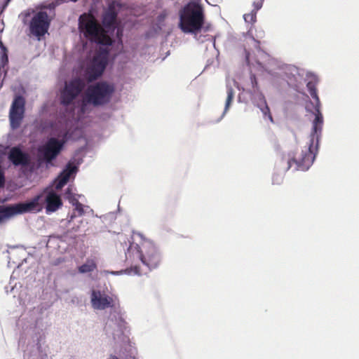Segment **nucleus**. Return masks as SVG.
I'll return each instance as SVG.
<instances>
[{"instance_id":"obj_1","label":"nucleus","mask_w":359,"mask_h":359,"mask_svg":"<svg viewBox=\"0 0 359 359\" xmlns=\"http://www.w3.org/2000/svg\"><path fill=\"white\" fill-rule=\"evenodd\" d=\"M311 96L315 100L314 112L315 118L312 122V130L309 142L300 150L291 152L285 156L287 161V170L294 165L295 170L306 171L312 165L318 149L319 140L320 138L323 126V116L320 111V102L317 93L316 83L309 81L306 84Z\"/></svg>"},{"instance_id":"obj_2","label":"nucleus","mask_w":359,"mask_h":359,"mask_svg":"<svg viewBox=\"0 0 359 359\" xmlns=\"http://www.w3.org/2000/svg\"><path fill=\"white\" fill-rule=\"evenodd\" d=\"M126 261L131 264L129 273L140 275L141 270L137 265L133 264L140 261L142 264L148 269H154L157 268L162 262L161 255L156 245L150 241H144L140 245L130 243L126 252Z\"/></svg>"},{"instance_id":"obj_3","label":"nucleus","mask_w":359,"mask_h":359,"mask_svg":"<svg viewBox=\"0 0 359 359\" xmlns=\"http://www.w3.org/2000/svg\"><path fill=\"white\" fill-rule=\"evenodd\" d=\"M205 22L202 6L190 1L180 11L179 27L184 33H196L202 29Z\"/></svg>"},{"instance_id":"obj_4","label":"nucleus","mask_w":359,"mask_h":359,"mask_svg":"<svg viewBox=\"0 0 359 359\" xmlns=\"http://www.w3.org/2000/svg\"><path fill=\"white\" fill-rule=\"evenodd\" d=\"M79 28L90 40L102 45H111V39L104 32L91 13H83L79 17Z\"/></svg>"},{"instance_id":"obj_5","label":"nucleus","mask_w":359,"mask_h":359,"mask_svg":"<svg viewBox=\"0 0 359 359\" xmlns=\"http://www.w3.org/2000/svg\"><path fill=\"white\" fill-rule=\"evenodd\" d=\"M113 84L107 81H100L90 86L86 91V100L94 106H101L108 103L114 93Z\"/></svg>"},{"instance_id":"obj_6","label":"nucleus","mask_w":359,"mask_h":359,"mask_svg":"<svg viewBox=\"0 0 359 359\" xmlns=\"http://www.w3.org/2000/svg\"><path fill=\"white\" fill-rule=\"evenodd\" d=\"M40 196L27 203H19L7 206L0 205V222L13 216L35 210L39 205Z\"/></svg>"},{"instance_id":"obj_7","label":"nucleus","mask_w":359,"mask_h":359,"mask_svg":"<svg viewBox=\"0 0 359 359\" xmlns=\"http://www.w3.org/2000/svg\"><path fill=\"white\" fill-rule=\"evenodd\" d=\"M51 20L52 18L46 11L34 13L29 24L30 34L40 40L48 33Z\"/></svg>"},{"instance_id":"obj_8","label":"nucleus","mask_w":359,"mask_h":359,"mask_svg":"<svg viewBox=\"0 0 359 359\" xmlns=\"http://www.w3.org/2000/svg\"><path fill=\"white\" fill-rule=\"evenodd\" d=\"M65 144V140L50 137L44 145L39 148V153L42 159L47 163H50L60 154Z\"/></svg>"},{"instance_id":"obj_9","label":"nucleus","mask_w":359,"mask_h":359,"mask_svg":"<svg viewBox=\"0 0 359 359\" xmlns=\"http://www.w3.org/2000/svg\"><path fill=\"white\" fill-rule=\"evenodd\" d=\"M85 86L84 82L79 78H76L65 84L60 94V103L69 106L81 93Z\"/></svg>"},{"instance_id":"obj_10","label":"nucleus","mask_w":359,"mask_h":359,"mask_svg":"<svg viewBox=\"0 0 359 359\" xmlns=\"http://www.w3.org/2000/svg\"><path fill=\"white\" fill-rule=\"evenodd\" d=\"M107 64V53H99L93 57L86 70V79L91 82L100 77Z\"/></svg>"},{"instance_id":"obj_11","label":"nucleus","mask_w":359,"mask_h":359,"mask_svg":"<svg viewBox=\"0 0 359 359\" xmlns=\"http://www.w3.org/2000/svg\"><path fill=\"white\" fill-rule=\"evenodd\" d=\"M25 111V100L21 95L15 96L9 111L11 126L13 129L20 127Z\"/></svg>"},{"instance_id":"obj_12","label":"nucleus","mask_w":359,"mask_h":359,"mask_svg":"<svg viewBox=\"0 0 359 359\" xmlns=\"http://www.w3.org/2000/svg\"><path fill=\"white\" fill-rule=\"evenodd\" d=\"M91 304L95 309L99 310L114 306L113 298L105 294H102L100 290L92 291Z\"/></svg>"},{"instance_id":"obj_13","label":"nucleus","mask_w":359,"mask_h":359,"mask_svg":"<svg viewBox=\"0 0 359 359\" xmlns=\"http://www.w3.org/2000/svg\"><path fill=\"white\" fill-rule=\"evenodd\" d=\"M45 202L46 211L47 213L55 212L62 205L60 196L53 190L47 192Z\"/></svg>"},{"instance_id":"obj_14","label":"nucleus","mask_w":359,"mask_h":359,"mask_svg":"<svg viewBox=\"0 0 359 359\" xmlns=\"http://www.w3.org/2000/svg\"><path fill=\"white\" fill-rule=\"evenodd\" d=\"M77 171L76 166L68 163L66 168L60 172L56 180L55 189H61L69 180L71 175Z\"/></svg>"},{"instance_id":"obj_15","label":"nucleus","mask_w":359,"mask_h":359,"mask_svg":"<svg viewBox=\"0 0 359 359\" xmlns=\"http://www.w3.org/2000/svg\"><path fill=\"white\" fill-rule=\"evenodd\" d=\"M8 158L15 165H27L29 163L28 154L22 152L18 147H13L11 149Z\"/></svg>"},{"instance_id":"obj_16","label":"nucleus","mask_w":359,"mask_h":359,"mask_svg":"<svg viewBox=\"0 0 359 359\" xmlns=\"http://www.w3.org/2000/svg\"><path fill=\"white\" fill-rule=\"evenodd\" d=\"M116 6H119V4H116L114 1L112 2L109 5L107 10L103 14L102 23L106 27L110 28L116 23L118 12L116 9Z\"/></svg>"},{"instance_id":"obj_17","label":"nucleus","mask_w":359,"mask_h":359,"mask_svg":"<svg viewBox=\"0 0 359 359\" xmlns=\"http://www.w3.org/2000/svg\"><path fill=\"white\" fill-rule=\"evenodd\" d=\"M114 324L117 327V333L114 332V335L119 336L123 334L125 331L127 330V323L124 320V318L121 316L120 313H117L116 316H114Z\"/></svg>"},{"instance_id":"obj_18","label":"nucleus","mask_w":359,"mask_h":359,"mask_svg":"<svg viewBox=\"0 0 359 359\" xmlns=\"http://www.w3.org/2000/svg\"><path fill=\"white\" fill-rule=\"evenodd\" d=\"M97 269V264L94 259H88L83 264L78 268V271L81 273H90Z\"/></svg>"},{"instance_id":"obj_19","label":"nucleus","mask_w":359,"mask_h":359,"mask_svg":"<svg viewBox=\"0 0 359 359\" xmlns=\"http://www.w3.org/2000/svg\"><path fill=\"white\" fill-rule=\"evenodd\" d=\"M258 107L263 114L264 118H268L270 122L273 123V118L271 115L270 109L266 103V101L264 96L262 97V103L258 104Z\"/></svg>"},{"instance_id":"obj_20","label":"nucleus","mask_w":359,"mask_h":359,"mask_svg":"<svg viewBox=\"0 0 359 359\" xmlns=\"http://www.w3.org/2000/svg\"><path fill=\"white\" fill-rule=\"evenodd\" d=\"M73 205L75 206L74 212L73 215L71 216L70 219L72 220L75 217H76L75 212H78V216H82L84 215V209L83 205L81 204L78 200L74 199L72 202Z\"/></svg>"},{"instance_id":"obj_21","label":"nucleus","mask_w":359,"mask_h":359,"mask_svg":"<svg viewBox=\"0 0 359 359\" xmlns=\"http://www.w3.org/2000/svg\"><path fill=\"white\" fill-rule=\"evenodd\" d=\"M226 93H227V97H226V100L224 113H226L228 111V109L233 100L234 91H233V89L232 88V87L227 86Z\"/></svg>"},{"instance_id":"obj_22","label":"nucleus","mask_w":359,"mask_h":359,"mask_svg":"<svg viewBox=\"0 0 359 359\" xmlns=\"http://www.w3.org/2000/svg\"><path fill=\"white\" fill-rule=\"evenodd\" d=\"M243 18L245 22L253 23L256 21V13L251 12L250 13L245 14Z\"/></svg>"},{"instance_id":"obj_23","label":"nucleus","mask_w":359,"mask_h":359,"mask_svg":"<svg viewBox=\"0 0 359 359\" xmlns=\"http://www.w3.org/2000/svg\"><path fill=\"white\" fill-rule=\"evenodd\" d=\"M264 1V0H258L257 1H254L253 6H254L255 13L262 7Z\"/></svg>"},{"instance_id":"obj_24","label":"nucleus","mask_w":359,"mask_h":359,"mask_svg":"<svg viewBox=\"0 0 359 359\" xmlns=\"http://www.w3.org/2000/svg\"><path fill=\"white\" fill-rule=\"evenodd\" d=\"M6 52V51H3V54L1 55V59H2L3 62H8V55Z\"/></svg>"},{"instance_id":"obj_25","label":"nucleus","mask_w":359,"mask_h":359,"mask_svg":"<svg viewBox=\"0 0 359 359\" xmlns=\"http://www.w3.org/2000/svg\"><path fill=\"white\" fill-rule=\"evenodd\" d=\"M11 1V0H5L4 1V3L3 6H2V9L3 10H4L8 6V5L9 4Z\"/></svg>"},{"instance_id":"obj_26","label":"nucleus","mask_w":359,"mask_h":359,"mask_svg":"<svg viewBox=\"0 0 359 359\" xmlns=\"http://www.w3.org/2000/svg\"><path fill=\"white\" fill-rule=\"evenodd\" d=\"M0 47L2 49V51H6V48L4 46L1 41H0Z\"/></svg>"},{"instance_id":"obj_27","label":"nucleus","mask_w":359,"mask_h":359,"mask_svg":"<svg viewBox=\"0 0 359 359\" xmlns=\"http://www.w3.org/2000/svg\"><path fill=\"white\" fill-rule=\"evenodd\" d=\"M108 359H118V358L115 355H110Z\"/></svg>"},{"instance_id":"obj_28","label":"nucleus","mask_w":359,"mask_h":359,"mask_svg":"<svg viewBox=\"0 0 359 359\" xmlns=\"http://www.w3.org/2000/svg\"><path fill=\"white\" fill-rule=\"evenodd\" d=\"M29 13H25V17H27V16H29Z\"/></svg>"},{"instance_id":"obj_29","label":"nucleus","mask_w":359,"mask_h":359,"mask_svg":"<svg viewBox=\"0 0 359 359\" xmlns=\"http://www.w3.org/2000/svg\"><path fill=\"white\" fill-rule=\"evenodd\" d=\"M253 80H254L255 83H256L257 82H256V79H255V76H253Z\"/></svg>"},{"instance_id":"obj_30","label":"nucleus","mask_w":359,"mask_h":359,"mask_svg":"<svg viewBox=\"0 0 359 359\" xmlns=\"http://www.w3.org/2000/svg\"><path fill=\"white\" fill-rule=\"evenodd\" d=\"M248 55H249L248 53L246 55L247 60H248Z\"/></svg>"}]
</instances>
